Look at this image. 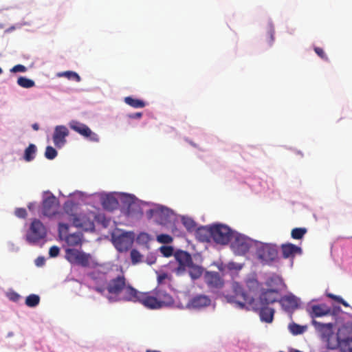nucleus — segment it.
<instances>
[{
    "label": "nucleus",
    "mask_w": 352,
    "mask_h": 352,
    "mask_svg": "<svg viewBox=\"0 0 352 352\" xmlns=\"http://www.w3.org/2000/svg\"><path fill=\"white\" fill-rule=\"evenodd\" d=\"M232 292L231 294L225 295L228 302L233 304L236 307L241 309H252L258 313L262 322L266 323L272 322L275 313V310L273 308L265 305L259 307L257 303H255L254 298L250 296L244 290L242 285L237 282L232 283Z\"/></svg>",
    "instance_id": "nucleus-1"
},
{
    "label": "nucleus",
    "mask_w": 352,
    "mask_h": 352,
    "mask_svg": "<svg viewBox=\"0 0 352 352\" xmlns=\"http://www.w3.org/2000/svg\"><path fill=\"white\" fill-rule=\"evenodd\" d=\"M107 290L111 301H131L135 294V289L128 283L122 274L109 280Z\"/></svg>",
    "instance_id": "nucleus-2"
},
{
    "label": "nucleus",
    "mask_w": 352,
    "mask_h": 352,
    "mask_svg": "<svg viewBox=\"0 0 352 352\" xmlns=\"http://www.w3.org/2000/svg\"><path fill=\"white\" fill-rule=\"evenodd\" d=\"M269 287L276 286L275 288L262 289L259 296V301L262 305H268L274 303L280 300V287L283 285V280L278 277H272L266 283Z\"/></svg>",
    "instance_id": "nucleus-3"
},
{
    "label": "nucleus",
    "mask_w": 352,
    "mask_h": 352,
    "mask_svg": "<svg viewBox=\"0 0 352 352\" xmlns=\"http://www.w3.org/2000/svg\"><path fill=\"white\" fill-rule=\"evenodd\" d=\"M47 230L41 221L34 219L26 234V240L32 244H35L45 238Z\"/></svg>",
    "instance_id": "nucleus-4"
},
{
    "label": "nucleus",
    "mask_w": 352,
    "mask_h": 352,
    "mask_svg": "<svg viewBox=\"0 0 352 352\" xmlns=\"http://www.w3.org/2000/svg\"><path fill=\"white\" fill-rule=\"evenodd\" d=\"M232 236V230L223 224L212 226V239L218 244L227 245Z\"/></svg>",
    "instance_id": "nucleus-5"
},
{
    "label": "nucleus",
    "mask_w": 352,
    "mask_h": 352,
    "mask_svg": "<svg viewBox=\"0 0 352 352\" xmlns=\"http://www.w3.org/2000/svg\"><path fill=\"white\" fill-rule=\"evenodd\" d=\"M65 258L72 264L87 267L89 265L91 255L76 249L68 248L65 250Z\"/></svg>",
    "instance_id": "nucleus-6"
},
{
    "label": "nucleus",
    "mask_w": 352,
    "mask_h": 352,
    "mask_svg": "<svg viewBox=\"0 0 352 352\" xmlns=\"http://www.w3.org/2000/svg\"><path fill=\"white\" fill-rule=\"evenodd\" d=\"M95 217L93 212L74 214L72 221L73 225L76 228H80L86 231H93L95 229Z\"/></svg>",
    "instance_id": "nucleus-7"
},
{
    "label": "nucleus",
    "mask_w": 352,
    "mask_h": 352,
    "mask_svg": "<svg viewBox=\"0 0 352 352\" xmlns=\"http://www.w3.org/2000/svg\"><path fill=\"white\" fill-rule=\"evenodd\" d=\"M256 255L263 264H270L278 256V249L272 244H261L256 250Z\"/></svg>",
    "instance_id": "nucleus-8"
},
{
    "label": "nucleus",
    "mask_w": 352,
    "mask_h": 352,
    "mask_svg": "<svg viewBox=\"0 0 352 352\" xmlns=\"http://www.w3.org/2000/svg\"><path fill=\"white\" fill-rule=\"evenodd\" d=\"M131 302H140L145 307L151 309H160L156 296L151 292H140L135 289L134 298H133Z\"/></svg>",
    "instance_id": "nucleus-9"
},
{
    "label": "nucleus",
    "mask_w": 352,
    "mask_h": 352,
    "mask_svg": "<svg viewBox=\"0 0 352 352\" xmlns=\"http://www.w3.org/2000/svg\"><path fill=\"white\" fill-rule=\"evenodd\" d=\"M113 242L115 248L120 252L127 251L133 243V236L131 232H124L113 237Z\"/></svg>",
    "instance_id": "nucleus-10"
},
{
    "label": "nucleus",
    "mask_w": 352,
    "mask_h": 352,
    "mask_svg": "<svg viewBox=\"0 0 352 352\" xmlns=\"http://www.w3.org/2000/svg\"><path fill=\"white\" fill-rule=\"evenodd\" d=\"M69 126L74 131L77 132L82 136L88 138L90 141L97 142L99 141L98 135L93 132L86 124L77 122L72 121L69 124Z\"/></svg>",
    "instance_id": "nucleus-11"
},
{
    "label": "nucleus",
    "mask_w": 352,
    "mask_h": 352,
    "mask_svg": "<svg viewBox=\"0 0 352 352\" xmlns=\"http://www.w3.org/2000/svg\"><path fill=\"white\" fill-rule=\"evenodd\" d=\"M174 256L179 263V266L175 270L177 274L183 273L192 263L191 255L187 252L179 250L176 252Z\"/></svg>",
    "instance_id": "nucleus-12"
},
{
    "label": "nucleus",
    "mask_w": 352,
    "mask_h": 352,
    "mask_svg": "<svg viewBox=\"0 0 352 352\" xmlns=\"http://www.w3.org/2000/svg\"><path fill=\"white\" fill-rule=\"evenodd\" d=\"M153 294L156 296L160 308L169 307L174 304V300L172 296L162 290L161 287H157L154 289Z\"/></svg>",
    "instance_id": "nucleus-13"
},
{
    "label": "nucleus",
    "mask_w": 352,
    "mask_h": 352,
    "mask_svg": "<svg viewBox=\"0 0 352 352\" xmlns=\"http://www.w3.org/2000/svg\"><path fill=\"white\" fill-rule=\"evenodd\" d=\"M312 314L314 317H322L324 316H336L340 311V307H335L333 310L324 304L313 305L311 307Z\"/></svg>",
    "instance_id": "nucleus-14"
},
{
    "label": "nucleus",
    "mask_w": 352,
    "mask_h": 352,
    "mask_svg": "<svg viewBox=\"0 0 352 352\" xmlns=\"http://www.w3.org/2000/svg\"><path fill=\"white\" fill-rule=\"evenodd\" d=\"M57 206L58 201L54 195L46 197L42 203L43 214L47 217L54 214L56 212Z\"/></svg>",
    "instance_id": "nucleus-15"
},
{
    "label": "nucleus",
    "mask_w": 352,
    "mask_h": 352,
    "mask_svg": "<svg viewBox=\"0 0 352 352\" xmlns=\"http://www.w3.org/2000/svg\"><path fill=\"white\" fill-rule=\"evenodd\" d=\"M69 135V131L65 126H57L55 128L53 141L54 145L58 148H61L65 143V138Z\"/></svg>",
    "instance_id": "nucleus-16"
},
{
    "label": "nucleus",
    "mask_w": 352,
    "mask_h": 352,
    "mask_svg": "<svg viewBox=\"0 0 352 352\" xmlns=\"http://www.w3.org/2000/svg\"><path fill=\"white\" fill-rule=\"evenodd\" d=\"M204 278L206 284L210 288L219 289L223 285V280L218 272H208Z\"/></svg>",
    "instance_id": "nucleus-17"
},
{
    "label": "nucleus",
    "mask_w": 352,
    "mask_h": 352,
    "mask_svg": "<svg viewBox=\"0 0 352 352\" xmlns=\"http://www.w3.org/2000/svg\"><path fill=\"white\" fill-rule=\"evenodd\" d=\"M211 300L206 295H197L192 297L188 303V306L194 309H201L210 305Z\"/></svg>",
    "instance_id": "nucleus-18"
},
{
    "label": "nucleus",
    "mask_w": 352,
    "mask_h": 352,
    "mask_svg": "<svg viewBox=\"0 0 352 352\" xmlns=\"http://www.w3.org/2000/svg\"><path fill=\"white\" fill-rule=\"evenodd\" d=\"M126 204V214L129 217H139L142 214V209L139 204L132 197H129L124 201Z\"/></svg>",
    "instance_id": "nucleus-19"
},
{
    "label": "nucleus",
    "mask_w": 352,
    "mask_h": 352,
    "mask_svg": "<svg viewBox=\"0 0 352 352\" xmlns=\"http://www.w3.org/2000/svg\"><path fill=\"white\" fill-rule=\"evenodd\" d=\"M280 248L284 258H294L296 254H300L302 252L300 247L292 243L283 244Z\"/></svg>",
    "instance_id": "nucleus-20"
},
{
    "label": "nucleus",
    "mask_w": 352,
    "mask_h": 352,
    "mask_svg": "<svg viewBox=\"0 0 352 352\" xmlns=\"http://www.w3.org/2000/svg\"><path fill=\"white\" fill-rule=\"evenodd\" d=\"M196 238L201 242H208L212 239V226L201 227L196 230Z\"/></svg>",
    "instance_id": "nucleus-21"
},
{
    "label": "nucleus",
    "mask_w": 352,
    "mask_h": 352,
    "mask_svg": "<svg viewBox=\"0 0 352 352\" xmlns=\"http://www.w3.org/2000/svg\"><path fill=\"white\" fill-rule=\"evenodd\" d=\"M315 328L320 331L322 336L329 337L333 333V324L331 322L322 323L316 320L313 321Z\"/></svg>",
    "instance_id": "nucleus-22"
},
{
    "label": "nucleus",
    "mask_w": 352,
    "mask_h": 352,
    "mask_svg": "<svg viewBox=\"0 0 352 352\" xmlns=\"http://www.w3.org/2000/svg\"><path fill=\"white\" fill-rule=\"evenodd\" d=\"M233 248L239 254H244L249 251L250 244L244 239L236 238L232 243Z\"/></svg>",
    "instance_id": "nucleus-23"
},
{
    "label": "nucleus",
    "mask_w": 352,
    "mask_h": 352,
    "mask_svg": "<svg viewBox=\"0 0 352 352\" xmlns=\"http://www.w3.org/2000/svg\"><path fill=\"white\" fill-rule=\"evenodd\" d=\"M280 304L285 309H293L297 307V301L294 296H285L280 298Z\"/></svg>",
    "instance_id": "nucleus-24"
},
{
    "label": "nucleus",
    "mask_w": 352,
    "mask_h": 352,
    "mask_svg": "<svg viewBox=\"0 0 352 352\" xmlns=\"http://www.w3.org/2000/svg\"><path fill=\"white\" fill-rule=\"evenodd\" d=\"M65 242L69 246H76L82 243V234L80 233H74L65 236Z\"/></svg>",
    "instance_id": "nucleus-25"
},
{
    "label": "nucleus",
    "mask_w": 352,
    "mask_h": 352,
    "mask_svg": "<svg viewBox=\"0 0 352 352\" xmlns=\"http://www.w3.org/2000/svg\"><path fill=\"white\" fill-rule=\"evenodd\" d=\"M124 100L125 103L133 108H143L146 106V102L143 100L131 96L125 97Z\"/></svg>",
    "instance_id": "nucleus-26"
},
{
    "label": "nucleus",
    "mask_w": 352,
    "mask_h": 352,
    "mask_svg": "<svg viewBox=\"0 0 352 352\" xmlns=\"http://www.w3.org/2000/svg\"><path fill=\"white\" fill-rule=\"evenodd\" d=\"M338 346L342 352H352V338H346L339 340Z\"/></svg>",
    "instance_id": "nucleus-27"
},
{
    "label": "nucleus",
    "mask_w": 352,
    "mask_h": 352,
    "mask_svg": "<svg viewBox=\"0 0 352 352\" xmlns=\"http://www.w3.org/2000/svg\"><path fill=\"white\" fill-rule=\"evenodd\" d=\"M187 268L189 269V274L192 279L199 278L203 272V270L201 267L196 265L192 263L191 265L188 266Z\"/></svg>",
    "instance_id": "nucleus-28"
},
{
    "label": "nucleus",
    "mask_w": 352,
    "mask_h": 352,
    "mask_svg": "<svg viewBox=\"0 0 352 352\" xmlns=\"http://www.w3.org/2000/svg\"><path fill=\"white\" fill-rule=\"evenodd\" d=\"M58 77H65L69 80H74L76 82H80L81 78L80 76L75 72L73 71H66L59 72L56 75Z\"/></svg>",
    "instance_id": "nucleus-29"
},
{
    "label": "nucleus",
    "mask_w": 352,
    "mask_h": 352,
    "mask_svg": "<svg viewBox=\"0 0 352 352\" xmlns=\"http://www.w3.org/2000/svg\"><path fill=\"white\" fill-rule=\"evenodd\" d=\"M171 276L168 275L167 273H160L157 275V284L159 287L162 285H169L171 282Z\"/></svg>",
    "instance_id": "nucleus-30"
},
{
    "label": "nucleus",
    "mask_w": 352,
    "mask_h": 352,
    "mask_svg": "<svg viewBox=\"0 0 352 352\" xmlns=\"http://www.w3.org/2000/svg\"><path fill=\"white\" fill-rule=\"evenodd\" d=\"M40 297L36 294H30L25 298V305L29 307H34L39 304Z\"/></svg>",
    "instance_id": "nucleus-31"
},
{
    "label": "nucleus",
    "mask_w": 352,
    "mask_h": 352,
    "mask_svg": "<svg viewBox=\"0 0 352 352\" xmlns=\"http://www.w3.org/2000/svg\"><path fill=\"white\" fill-rule=\"evenodd\" d=\"M17 84L23 88H31L35 85L34 80L26 77L20 76L17 80Z\"/></svg>",
    "instance_id": "nucleus-32"
},
{
    "label": "nucleus",
    "mask_w": 352,
    "mask_h": 352,
    "mask_svg": "<svg viewBox=\"0 0 352 352\" xmlns=\"http://www.w3.org/2000/svg\"><path fill=\"white\" fill-rule=\"evenodd\" d=\"M89 277L95 283H98L99 282L104 283L105 282V276L104 274L99 272V271H94L89 274Z\"/></svg>",
    "instance_id": "nucleus-33"
},
{
    "label": "nucleus",
    "mask_w": 352,
    "mask_h": 352,
    "mask_svg": "<svg viewBox=\"0 0 352 352\" xmlns=\"http://www.w3.org/2000/svg\"><path fill=\"white\" fill-rule=\"evenodd\" d=\"M307 231L305 228H296L292 230L291 236L294 239H301L307 233Z\"/></svg>",
    "instance_id": "nucleus-34"
},
{
    "label": "nucleus",
    "mask_w": 352,
    "mask_h": 352,
    "mask_svg": "<svg viewBox=\"0 0 352 352\" xmlns=\"http://www.w3.org/2000/svg\"><path fill=\"white\" fill-rule=\"evenodd\" d=\"M289 328L290 332L295 336L302 334L306 329L305 327L296 323L291 324Z\"/></svg>",
    "instance_id": "nucleus-35"
},
{
    "label": "nucleus",
    "mask_w": 352,
    "mask_h": 352,
    "mask_svg": "<svg viewBox=\"0 0 352 352\" xmlns=\"http://www.w3.org/2000/svg\"><path fill=\"white\" fill-rule=\"evenodd\" d=\"M130 255L131 262L133 264L135 265L142 261V255L137 250H131Z\"/></svg>",
    "instance_id": "nucleus-36"
},
{
    "label": "nucleus",
    "mask_w": 352,
    "mask_h": 352,
    "mask_svg": "<svg viewBox=\"0 0 352 352\" xmlns=\"http://www.w3.org/2000/svg\"><path fill=\"white\" fill-rule=\"evenodd\" d=\"M103 205L106 208L113 210L118 205V201L113 197H107L103 202Z\"/></svg>",
    "instance_id": "nucleus-37"
},
{
    "label": "nucleus",
    "mask_w": 352,
    "mask_h": 352,
    "mask_svg": "<svg viewBox=\"0 0 352 352\" xmlns=\"http://www.w3.org/2000/svg\"><path fill=\"white\" fill-rule=\"evenodd\" d=\"M326 295L329 298H331L332 300H334L335 301L342 304L345 307H349V303L347 302H346L342 297H340L339 296L334 295V294H333L331 293H327Z\"/></svg>",
    "instance_id": "nucleus-38"
},
{
    "label": "nucleus",
    "mask_w": 352,
    "mask_h": 352,
    "mask_svg": "<svg viewBox=\"0 0 352 352\" xmlns=\"http://www.w3.org/2000/svg\"><path fill=\"white\" fill-rule=\"evenodd\" d=\"M159 243L168 244L173 241V238L169 234H161L157 236Z\"/></svg>",
    "instance_id": "nucleus-39"
},
{
    "label": "nucleus",
    "mask_w": 352,
    "mask_h": 352,
    "mask_svg": "<svg viewBox=\"0 0 352 352\" xmlns=\"http://www.w3.org/2000/svg\"><path fill=\"white\" fill-rule=\"evenodd\" d=\"M161 253L166 257H169L173 254V248L170 246H162L160 248Z\"/></svg>",
    "instance_id": "nucleus-40"
},
{
    "label": "nucleus",
    "mask_w": 352,
    "mask_h": 352,
    "mask_svg": "<svg viewBox=\"0 0 352 352\" xmlns=\"http://www.w3.org/2000/svg\"><path fill=\"white\" fill-rule=\"evenodd\" d=\"M314 52L316 53V54L321 58L322 59L327 61L329 60L327 54H325L324 51L322 48L319 47H314Z\"/></svg>",
    "instance_id": "nucleus-41"
},
{
    "label": "nucleus",
    "mask_w": 352,
    "mask_h": 352,
    "mask_svg": "<svg viewBox=\"0 0 352 352\" xmlns=\"http://www.w3.org/2000/svg\"><path fill=\"white\" fill-rule=\"evenodd\" d=\"M69 230V226L67 223H60L58 224V232L60 236H62L63 234H65L67 233Z\"/></svg>",
    "instance_id": "nucleus-42"
},
{
    "label": "nucleus",
    "mask_w": 352,
    "mask_h": 352,
    "mask_svg": "<svg viewBox=\"0 0 352 352\" xmlns=\"http://www.w3.org/2000/svg\"><path fill=\"white\" fill-rule=\"evenodd\" d=\"M183 223L188 230H191L195 228V223L191 219H184Z\"/></svg>",
    "instance_id": "nucleus-43"
},
{
    "label": "nucleus",
    "mask_w": 352,
    "mask_h": 352,
    "mask_svg": "<svg viewBox=\"0 0 352 352\" xmlns=\"http://www.w3.org/2000/svg\"><path fill=\"white\" fill-rule=\"evenodd\" d=\"M60 249L58 247L54 245L50 248L49 254L51 257H56L59 254Z\"/></svg>",
    "instance_id": "nucleus-44"
},
{
    "label": "nucleus",
    "mask_w": 352,
    "mask_h": 352,
    "mask_svg": "<svg viewBox=\"0 0 352 352\" xmlns=\"http://www.w3.org/2000/svg\"><path fill=\"white\" fill-rule=\"evenodd\" d=\"M27 70L26 67L24 65H16L14 66L11 69V72H25Z\"/></svg>",
    "instance_id": "nucleus-45"
},
{
    "label": "nucleus",
    "mask_w": 352,
    "mask_h": 352,
    "mask_svg": "<svg viewBox=\"0 0 352 352\" xmlns=\"http://www.w3.org/2000/svg\"><path fill=\"white\" fill-rule=\"evenodd\" d=\"M15 214L19 218H25L27 216V212L25 208H16L15 210Z\"/></svg>",
    "instance_id": "nucleus-46"
},
{
    "label": "nucleus",
    "mask_w": 352,
    "mask_h": 352,
    "mask_svg": "<svg viewBox=\"0 0 352 352\" xmlns=\"http://www.w3.org/2000/svg\"><path fill=\"white\" fill-rule=\"evenodd\" d=\"M8 297L10 300L16 302L19 300L20 295L15 292H12L8 294Z\"/></svg>",
    "instance_id": "nucleus-47"
},
{
    "label": "nucleus",
    "mask_w": 352,
    "mask_h": 352,
    "mask_svg": "<svg viewBox=\"0 0 352 352\" xmlns=\"http://www.w3.org/2000/svg\"><path fill=\"white\" fill-rule=\"evenodd\" d=\"M36 151V147L34 144H30L28 148H25L24 154H34Z\"/></svg>",
    "instance_id": "nucleus-48"
},
{
    "label": "nucleus",
    "mask_w": 352,
    "mask_h": 352,
    "mask_svg": "<svg viewBox=\"0 0 352 352\" xmlns=\"http://www.w3.org/2000/svg\"><path fill=\"white\" fill-rule=\"evenodd\" d=\"M92 289L94 291H96L101 294H103L104 292H105V290L107 289V287H105L104 286H94V287H92Z\"/></svg>",
    "instance_id": "nucleus-49"
},
{
    "label": "nucleus",
    "mask_w": 352,
    "mask_h": 352,
    "mask_svg": "<svg viewBox=\"0 0 352 352\" xmlns=\"http://www.w3.org/2000/svg\"><path fill=\"white\" fill-rule=\"evenodd\" d=\"M35 263L37 266L41 267L44 265L45 258L43 257H38L35 261Z\"/></svg>",
    "instance_id": "nucleus-50"
},
{
    "label": "nucleus",
    "mask_w": 352,
    "mask_h": 352,
    "mask_svg": "<svg viewBox=\"0 0 352 352\" xmlns=\"http://www.w3.org/2000/svg\"><path fill=\"white\" fill-rule=\"evenodd\" d=\"M45 154H57V152L54 148L49 146L46 148Z\"/></svg>",
    "instance_id": "nucleus-51"
},
{
    "label": "nucleus",
    "mask_w": 352,
    "mask_h": 352,
    "mask_svg": "<svg viewBox=\"0 0 352 352\" xmlns=\"http://www.w3.org/2000/svg\"><path fill=\"white\" fill-rule=\"evenodd\" d=\"M142 116V113L138 112L132 114H129V117L131 119H140Z\"/></svg>",
    "instance_id": "nucleus-52"
},
{
    "label": "nucleus",
    "mask_w": 352,
    "mask_h": 352,
    "mask_svg": "<svg viewBox=\"0 0 352 352\" xmlns=\"http://www.w3.org/2000/svg\"><path fill=\"white\" fill-rule=\"evenodd\" d=\"M274 32L273 30L270 29V31H269V35H270V44H272L274 41Z\"/></svg>",
    "instance_id": "nucleus-53"
},
{
    "label": "nucleus",
    "mask_w": 352,
    "mask_h": 352,
    "mask_svg": "<svg viewBox=\"0 0 352 352\" xmlns=\"http://www.w3.org/2000/svg\"><path fill=\"white\" fill-rule=\"evenodd\" d=\"M34 155H23V160L26 162H30L34 159Z\"/></svg>",
    "instance_id": "nucleus-54"
},
{
    "label": "nucleus",
    "mask_w": 352,
    "mask_h": 352,
    "mask_svg": "<svg viewBox=\"0 0 352 352\" xmlns=\"http://www.w3.org/2000/svg\"><path fill=\"white\" fill-rule=\"evenodd\" d=\"M346 327L349 333L352 334V322L348 323Z\"/></svg>",
    "instance_id": "nucleus-55"
},
{
    "label": "nucleus",
    "mask_w": 352,
    "mask_h": 352,
    "mask_svg": "<svg viewBox=\"0 0 352 352\" xmlns=\"http://www.w3.org/2000/svg\"><path fill=\"white\" fill-rule=\"evenodd\" d=\"M32 127L34 131H38L39 129V125L37 123L33 124Z\"/></svg>",
    "instance_id": "nucleus-56"
},
{
    "label": "nucleus",
    "mask_w": 352,
    "mask_h": 352,
    "mask_svg": "<svg viewBox=\"0 0 352 352\" xmlns=\"http://www.w3.org/2000/svg\"><path fill=\"white\" fill-rule=\"evenodd\" d=\"M49 160H53L56 155H45Z\"/></svg>",
    "instance_id": "nucleus-57"
},
{
    "label": "nucleus",
    "mask_w": 352,
    "mask_h": 352,
    "mask_svg": "<svg viewBox=\"0 0 352 352\" xmlns=\"http://www.w3.org/2000/svg\"><path fill=\"white\" fill-rule=\"evenodd\" d=\"M166 212V213H168L169 212V210L168 208H162V213H164V212Z\"/></svg>",
    "instance_id": "nucleus-58"
},
{
    "label": "nucleus",
    "mask_w": 352,
    "mask_h": 352,
    "mask_svg": "<svg viewBox=\"0 0 352 352\" xmlns=\"http://www.w3.org/2000/svg\"><path fill=\"white\" fill-rule=\"evenodd\" d=\"M146 352H161L160 351H156V350H151V349H147L146 351Z\"/></svg>",
    "instance_id": "nucleus-59"
},
{
    "label": "nucleus",
    "mask_w": 352,
    "mask_h": 352,
    "mask_svg": "<svg viewBox=\"0 0 352 352\" xmlns=\"http://www.w3.org/2000/svg\"><path fill=\"white\" fill-rule=\"evenodd\" d=\"M2 72H3V70H2V69L0 67V75L2 74Z\"/></svg>",
    "instance_id": "nucleus-60"
},
{
    "label": "nucleus",
    "mask_w": 352,
    "mask_h": 352,
    "mask_svg": "<svg viewBox=\"0 0 352 352\" xmlns=\"http://www.w3.org/2000/svg\"><path fill=\"white\" fill-rule=\"evenodd\" d=\"M146 236V234H142L140 235V236Z\"/></svg>",
    "instance_id": "nucleus-61"
},
{
    "label": "nucleus",
    "mask_w": 352,
    "mask_h": 352,
    "mask_svg": "<svg viewBox=\"0 0 352 352\" xmlns=\"http://www.w3.org/2000/svg\"><path fill=\"white\" fill-rule=\"evenodd\" d=\"M149 212L151 213V214H152L153 210H149Z\"/></svg>",
    "instance_id": "nucleus-62"
},
{
    "label": "nucleus",
    "mask_w": 352,
    "mask_h": 352,
    "mask_svg": "<svg viewBox=\"0 0 352 352\" xmlns=\"http://www.w3.org/2000/svg\"><path fill=\"white\" fill-rule=\"evenodd\" d=\"M279 352H283V351H279Z\"/></svg>",
    "instance_id": "nucleus-63"
}]
</instances>
